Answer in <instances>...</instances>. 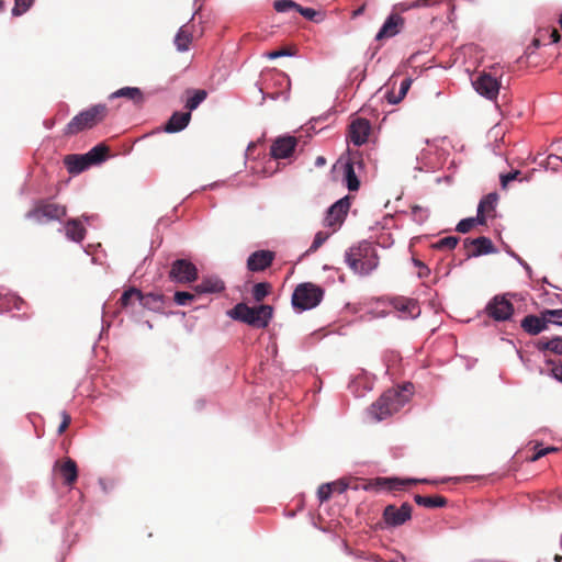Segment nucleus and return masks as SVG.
Here are the masks:
<instances>
[{
    "label": "nucleus",
    "mask_w": 562,
    "mask_h": 562,
    "mask_svg": "<svg viewBox=\"0 0 562 562\" xmlns=\"http://www.w3.org/2000/svg\"><path fill=\"white\" fill-rule=\"evenodd\" d=\"M414 384L404 382L397 387L386 390L371 404L370 413L376 422H382L402 409L414 393Z\"/></svg>",
    "instance_id": "f257e3e1"
},
{
    "label": "nucleus",
    "mask_w": 562,
    "mask_h": 562,
    "mask_svg": "<svg viewBox=\"0 0 562 562\" xmlns=\"http://www.w3.org/2000/svg\"><path fill=\"white\" fill-rule=\"evenodd\" d=\"M345 262L356 274L369 276L379 266V256L373 243L361 240L345 252Z\"/></svg>",
    "instance_id": "f03ea898"
},
{
    "label": "nucleus",
    "mask_w": 562,
    "mask_h": 562,
    "mask_svg": "<svg viewBox=\"0 0 562 562\" xmlns=\"http://www.w3.org/2000/svg\"><path fill=\"white\" fill-rule=\"evenodd\" d=\"M274 308L268 304L249 306L245 302L235 304L226 311L227 317L258 329L269 326L273 317Z\"/></svg>",
    "instance_id": "7ed1b4c3"
},
{
    "label": "nucleus",
    "mask_w": 562,
    "mask_h": 562,
    "mask_svg": "<svg viewBox=\"0 0 562 562\" xmlns=\"http://www.w3.org/2000/svg\"><path fill=\"white\" fill-rule=\"evenodd\" d=\"M108 106L104 103L92 104L76 114L64 127V136H72L85 130H91L102 123L106 116Z\"/></svg>",
    "instance_id": "20e7f679"
},
{
    "label": "nucleus",
    "mask_w": 562,
    "mask_h": 562,
    "mask_svg": "<svg viewBox=\"0 0 562 562\" xmlns=\"http://www.w3.org/2000/svg\"><path fill=\"white\" fill-rule=\"evenodd\" d=\"M325 290L312 282L297 284L291 296V305L296 314L317 307L323 301Z\"/></svg>",
    "instance_id": "39448f33"
},
{
    "label": "nucleus",
    "mask_w": 562,
    "mask_h": 562,
    "mask_svg": "<svg viewBox=\"0 0 562 562\" xmlns=\"http://www.w3.org/2000/svg\"><path fill=\"white\" fill-rule=\"evenodd\" d=\"M471 85L477 94L486 100L497 99L501 89V80L492 76V72H468Z\"/></svg>",
    "instance_id": "423d86ee"
},
{
    "label": "nucleus",
    "mask_w": 562,
    "mask_h": 562,
    "mask_svg": "<svg viewBox=\"0 0 562 562\" xmlns=\"http://www.w3.org/2000/svg\"><path fill=\"white\" fill-rule=\"evenodd\" d=\"M168 278L173 283H193L199 278V270L190 259L177 258L171 262Z\"/></svg>",
    "instance_id": "0eeeda50"
},
{
    "label": "nucleus",
    "mask_w": 562,
    "mask_h": 562,
    "mask_svg": "<svg viewBox=\"0 0 562 562\" xmlns=\"http://www.w3.org/2000/svg\"><path fill=\"white\" fill-rule=\"evenodd\" d=\"M484 313L493 321L503 323L513 318L515 307L507 294H496L486 303Z\"/></svg>",
    "instance_id": "6e6552de"
},
{
    "label": "nucleus",
    "mask_w": 562,
    "mask_h": 562,
    "mask_svg": "<svg viewBox=\"0 0 562 562\" xmlns=\"http://www.w3.org/2000/svg\"><path fill=\"white\" fill-rule=\"evenodd\" d=\"M66 214L67 211L65 206L55 203H44L30 210L25 214V218L43 224L50 221L61 222Z\"/></svg>",
    "instance_id": "1a4fd4ad"
},
{
    "label": "nucleus",
    "mask_w": 562,
    "mask_h": 562,
    "mask_svg": "<svg viewBox=\"0 0 562 562\" xmlns=\"http://www.w3.org/2000/svg\"><path fill=\"white\" fill-rule=\"evenodd\" d=\"M413 507L409 503L404 502L400 507L394 504H389L383 509V519L389 528H396L403 526L412 518Z\"/></svg>",
    "instance_id": "9d476101"
},
{
    "label": "nucleus",
    "mask_w": 562,
    "mask_h": 562,
    "mask_svg": "<svg viewBox=\"0 0 562 562\" xmlns=\"http://www.w3.org/2000/svg\"><path fill=\"white\" fill-rule=\"evenodd\" d=\"M544 314V308L539 314H527L520 321L521 329L529 336H538L546 331L551 325V319H548Z\"/></svg>",
    "instance_id": "9b49d317"
},
{
    "label": "nucleus",
    "mask_w": 562,
    "mask_h": 562,
    "mask_svg": "<svg viewBox=\"0 0 562 562\" xmlns=\"http://www.w3.org/2000/svg\"><path fill=\"white\" fill-rule=\"evenodd\" d=\"M372 126L368 119L356 117L349 124V139L356 146L360 147L368 142Z\"/></svg>",
    "instance_id": "f8f14e48"
},
{
    "label": "nucleus",
    "mask_w": 562,
    "mask_h": 562,
    "mask_svg": "<svg viewBox=\"0 0 562 562\" xmlns=\"http://www.w3.org/2000/svg\"><path fill=\"white\" fill-rule=\"evenodd\" d=\"M276 259V252L269 249L252 251L246 261V268L250 272H261L268 269Z\"/></svg>",
    "instance_id": "ddd939ff"
},
{
    "label": "nucleus",
    "mask_w": 562,
    "mask_h": 562,
    "mask_svg": "<svg viewBox=\"0 0 562 562\" xmlns=\"http://www.w3.org/2000/svg\"><path fill=\"white\" fill-rule=\"evenodd\" d=\"M392 306L398 313V318L402 319H416L420 316L422 310L416 299L411 297H395L392 301Z\"/></svg>",
    "instance_id": "4468645a"
},
{
    "label": "nucleus",
    "mask_w": 562,
    "mask_h": 562,
    "mask_svg": "<svg viewBox=\"0 0 562 562\" xmlns=\"http://www.w3.org/2000/svg\"><path fill=\"white\" fill-rule=\"evenodd\" d=\"M296 145L297 140L294 136H279L270 147V155L274 159H288L293 155Z\"/></svg>",
    "instance_id": "2eb2a0df"
},
{
    "label": "nucleus",
    "mask_w": 562,
    "mask_h": 562,
    "mask_svg": "<svg viewBox=\"0 0 562 562\" xmlns=\"http://www.w3.org/2000/svg\"><path fill=\"white\" fill-rule=\"evenodd\" d=\"M349 207L350 198L348 195L338 199L326 210V224L333 226L336 223L342 222L348 214Z\"/></svg>",
    "instance_id": "dca6fc26"
},
{
    "label": "nucleus",
    "mask_w": 562,
    "mask_h": 562,
    "mask_svg": "<svg viewBox=\"0 0 562 562\" xmlns=\"http://www.w3.org/2000/svg\"><path fill=\"white\" fill-rule=\"evenodd\" d=\"M192 115L190 112L184 111H175L168 117L162 126V132L167 134H177L184 131L190 122Z\"/></svg>",
    "instance_id": "f3484780"
},
{
    "label": "nucleus",
    "mask_w": 562,
    "mask_h": 562,
    "mask_svg": "<svg viewBox=\"0 0 562 562\" xmlns=\"http://www.w3.org/2000/svg\"><path fill=\"white\" fill-rule=\"evenodd\" d=\"M226 289L225 282L216 274H210L202 278L201 282L194 285L196 294H217Z\"/></svg>",
    "instance_id": "a211bd4d"
},
{
    "label": "nucleus",
    "mask_w": 562,
    "mask_h": 562,
    "mask_svg": "<svg viewBox=\"0 0 562 562\" xmlns=\"http://www.w3.org/2000/svg\"><path fill=\"white\" fill-rule=\"evenodd\" d=\"M88 154H70L65 156L64 165L70 175L77 176L93 167Z\"/></svg>",
    "instance_id": "6ab92c4d"
},
{
    "label": "nucleus",
    "mask_w": 562,
    "mask_h": 562,
    "mask_svg": "<svg viewBox=\"0 0 562 562\" xmlns=\"http://www.w3.org/2000/svg\"><path fill=\"white\" fill-rule=\"evenodd\" d=\"M138 303L143 308H146L154 313L164 314L167 299L161 293H156V292L143 293L140 291Z\"/></svg>",
    "instance_id": "aec40b11"
},
{
    "label": "nucleus",
    "mask_w": 562,
    "mask_h": 562,
    "mask_svg": "<svg viewBox=\"0 0 562 562\" xmlns=\"http://www.w3.org/2000/svg\"><path fill=\"white\" fill-rule=\"evenodd\" d=\"M265 75L270 76V80L273 81L274 85L278 86H284L285 90L280 92H272L268 93L267 97H269L272 100H277L280 97H283L284 99L289 98V90L291 87V79L289 78L288 74L284 71L281 72H263ZM259 92L262 94V100L266 99V93L263 92V89L261 87H258Z\"/></svg>",
    "instance_id": "412c9836"
},
{
    "label": "nucleus",
    "mask_w": 562,
    "mask_h": 562,
    "mask_svg": "<svg viewBox=\"0 0 562 562\" xmlns=\"http://www.w3.org/2000/svg\"><path fill=\"white\" fill-rule=\"evenodd\" d=\"M405 20L398 13H392L383 23L382 27L376 34V40H383L393 37L398 34L403 26Z\"/></svg>",
    "instance_id": "4be33fe9"
},
{
    "label": "nucleus",
    "mask_w": 562,
    "mask_h": 562,
    "mask_svg": "<svg viewBox=\"0 0 562 562\" xmlns=\"http://www.w3.org/2000/svg\"><path fill=\"white\" fill-rule=\"evenodd\" d=\"M349 487V483L345 479L327 482L322 484L317 490V497L321 503L327 502L334 493L342 494Z\"/></svg>",
    "instance_id": "5701e85b"
},
{
    "label": "nucleus",
    "mask_w": 562,
    "mask_h": 562,
    "mask_svg": "<svg viewBox=\"0 0 562 562\" xmlns=\"http://www.w3.org/2000/svg\"><path fill=\"white\" fill-rule=\"evenodd\" d=\"M475 245L472 250L467 252V259L477 258L486 255L497 254L498 249L487 236L474 238Z\"/></svg>",
    "instance_id": "b1692460"
},
{
    "label": "nucleus",
    "mask_w": 562,
    "mask_h": 562,
    "mask_svg": "<svg viewBox=\"0 0 562 562\" xmlns=\"http://www.w3.org/2000/svg\"><path fill=\"white\" fill-rule=\"evenodd\" d=\"M184 94L186 101L183 109L192 115V112L206 100L209 92L205 89L188 88L186 89Z\"/></svg>",
    "instance_id": "393cba45"
},
{
    "label": "nucleus",
    "mask_w": 562,
    "mask_h": 562,
    "mask_svg": "<svg viewBox=\"0 0 562 562\" xmlns=\"http://www.w3.org/2000/svg\"><path fill=\"white\" fill-rule=\"evenodd\" d=\"M25 302L16 294L0 289V314L11 312L13 310L21 311Z\"/></svg>",
    "instance_id": "a878e982"
},
{
    "label": "nucleus",
    "mask_w": 562,
    "mask_h": 562,
    "mask_svg": "<svg viewBox=\"0 0 562 562\" xmlns=\"http://www.w3.org/2000/svg\"><path fill=\"white\" fill-rule=\"evenodd\" d=\"M60 474L63 476L64 485L72 486L78 480L79 470L75 460L66 458L59 467Z\"/></svg>",
    "instance_id": "bb28decb"
},
{
    "label": "nucleus",
    "mask_w": 562,
    "mask_h": 562,
    "mask_svg": "<svg viewBox=\"0 0 562 562\" xmlns=\"http://www.w3.org/2000/svg\"><path fill=\"white\" fill-rule=\"evenodd\" d=\"M126 98L133 101L135 104H140L144 102L143 91L137 87H122L109 95L110 100Z\"/></svg>",
    "instance_id": "cd10ccee"
},
{
    "label": "nucleus",
    "mask_w": 562,
    "mask_h": 562,
    "mask_svg": "<svg viewBox=\"0 0 562 562\" xmlns=\"http://www.w3.org/2000/svg\"><path fill=\"white\" fill-rule=\"evenodd\" d=\"M413 83V79L407 77L401 81L398 92L395 93L393 89H386L383 98L387 101L389 104L395 105L400 103L405 95L407 94L411 86Z\"/></svg>",
    "instance_id": "c85d7f7f"
},
{
    "label": "nucleus",
    "mask_w": 562,
    "mask_h": 562,
    "mask_svg": "<svg viewBox=\"0 0 562 562\" xmlns=\"http://www.w3.org/2000/svg\"><path fill=\"white\" fill-rule=\"evenodd\" d=\"M66 236L74 243H81L86 236V228L78 218H70L65 225Z\"/></svg>",
    "instance_id": "c756f323"
},
{
    "label": "nucleus",
    "mask_w": 562,
    "mask_h": 562,
    "mask_svg": "<svg viewBox=\"0 0 562 562\" xmlns=\"http://www.w3.org/2000/svg\"><path fill=\"white\" fill-rule=\"evenodd\" d=\"M535 348L540 352L550 351L557 356H562V336L555 335L550 339H540L535 342Z\"/></svg>",
    "instance_id": "7c9ffc66"
},
{
    "label": "nucleus",
    "mask_w": 562,
    "mask_h": 562,
    "mask_svg": "<svg viewBox=\"0 0 562 562\" xmlns=\"http://www.w3.org/2000/svg\"><path fill=\"white\" fill-rule=\"evenodd\" d=\"M193 29L192 24H184L179 29L175 37V45L178 50L184 52L189 49L193 40Z\"/></svg>",
    "instance_id": "2f4dec72"
},
{
    "label": "nucleus",
    "mask_w": 562,
    "mask_h": 562,
    "mask_svg": "<svg viewBox=\"0 0 562 562\" xmlns=\"http://www.w3.org/2000/svg\"><path fill=\"white\" fill-rule=\"evenodd\" d=\"M342 182L350 192L358 191L360 188V179L356 173V169L351 162H346L342 166Z\"/></svg>",
    "instance_id": "473e14b6"
},
{
    "label": "nucleus",
    "mask_w": 562,
    "mask_h": 562,
    "mask_svg": "<svg viewBox=\"0 0 562 562\" xmlns=\"http://www.w3.org/2000/svg\"><path fill=\"white\" fill-rule=\"evenodd\" d=\"M414 502L418 506L426 507V508H442L448 504L447 498H445L443 496H440V495L425 496V495L416 494L414 496Z\"/></svg>",
    "instance_id": "72a5a7b5"
},
{
    "label": "nucleus",
    "mask_w": 562,
    "mask_h": 562,
    "mask_svg": "<svg viewBox=\"0 0 562 562\" xmlns=\"http://www.w3.org/2000/svg\"><path fill=\"white\" fill-rule=\"evenodd\" d=\"M87 154L92 166H100L110 158L109 147L104 143L94 145Z\"/></svg>",
    "instance_id": "f704fd0d"
},
{
    "label": "nucleus",
    "mask_w": 562,
    "mask_h": 562,
    "mask_svg": "<svg viewBox=\"0 0 562 562\" xmlns=\"http://www.w3.org/2000/svg\"><path fill=\"white\" fill-rule=\"evenodd\" d=\"M271 284L268 281L255 283L251 289L252 299L256 302H261L271 293Z\"/></svg>",
    "instance_id": "c9c22d12"
},
{
    "label": "nucleus",
    "mask_w": 562,
    "mask_h": 562,
    "mask_svg": "<svg viewBox=\"0 0 562 562\" xmlns=\"http://www.w3.org/2000/svg\"><path fill=\"white\" fill-rule=\"evenodd\" d=\"M139 295L140 290L136 286H130L128 289L124 290L120 297L121 307H130L132 305L133 300H136L138 302Z\"/></svg>",
    "instance_id": "e433bc0d"
},
{
    "label": "nucleus",
    "mask_w": 562,
    "mask_h": 562,
    "mask_svg": "<svg viewBox=\"0 0 562 562\" xmlns=\"http://www.w3.org/2000/svg\"><path fill=\"white\" fill-rule=\"evenodd\" d=\"M346 162H351L352 167L358 169L359 171L363 170L367 166V161L364 158V151L356 149L348 150V159Z\"/></svg>",
    "instance_id": "4c0bfd02"
},
{
    "label": "nucleus",
    "mask_w": 562,
    "mask_h": 562,
    "mask_svg": "<svg viewBox=\"0 0 562 562\" xmlns=\"http://www.w3.org/2000/svg\"><path fill=\"white\" fill-rule=\"evenodd\" d=\"M498 201V193L496 191L490 192L485 194L479 202L477 207L483 209V211H495Z\"/></svg>",
    "instance_id": "58836bf2"
},
{
    "label": "nucleus",
    "mask_w": 562,
    "mask_h": 562,
    "mask_svg": "<svg viewBox=\"0 0 562 562\" xmlns=\"http://www.w3.org/2000/svg\"><path fill=\"white\" fill-rule=\"evenodd\" d=\"M521 175L520 170L518 169H515V170H512L509 172H506V173H501L499 175V183H501V188L502 189H506L507 186L509 184V182L512 181H515V180H518L520 182L522 181H529V178L528 177H525V178H520L519 179V176Z\"/></svg>",
    "instance_id": "ea45409f"
},
{
    "label": "nucleus",
    "mask_w": 562,
    "mask_h": 562,
    "mask_svg": "<svg viewBox=\"0 0 562 562\" xmlns=\"http://www.w3.org/2000/svg\"><path fill=\"white\" fill-rule=\"evenodd\" d=\"M378 483L390 491H398L405 486L404 480L396 476L380 477Z\"/></svg>",
    "instance_id": "a19ab883"
},
{
    "label": "nucleus",
    "mask_w": 562,
    "mask_h": 562,
    "mask_svg": "<svg viewBox=\"0 0 562 562\" xmlns=\"http://www.w3.org/2000/svg\"><path fill=\"white\" fill-rule=\"evenodd\" d=\"M504 250L510 258L515 259L516 262L526 271L528 278L532 277V269L527 261H525L518 254H516L507 244H505Z\"/></svg>",
    "instance_id": "79ce46f5"
},
{
    "label": "nucleus",
    "mask_w": 562,
    "mask_h": 562,
    "mask_svg": "<svg viewBox=\"0 0 562 562\" xmlns=\"http://www.w3.org/2000/svg\"><path fill=\"white\" fill-rule=\"evenodd\" d=\"M459 241H460V237L450 235V236L440 238L436 244L432 245V247L435 249H443V248L454 249L457 247V245L459 244Z\"/></svg>",
    "instance_id": "37998d69"
},
{
    "label": "nucleus",
    "mask_w": 562,
    "mask_h": 562,
    "mask_svg": "<svg viewBox=\"0 0 562 562\" xmlns=\"http://www.w3.org/2000/svg\"><path fill=\"white\" fill-rule=\"evenodd\" d=\"M428 217H429L428 209L423 207L417 204L412 206V218L415 223L422 225L428 220Z\"/></svg>",
    "instance_id": "c03bdc74"
},
{
    "label": "nucleus",
    "mask_w": 562,
    "mask_h": 562,
    "mask_svg": "<svg viewBox=\"0 0 562 562\" xmlns=\"http://www.w3.org/2000/svg\"><path fill=\"white\" fill-rule=\"evenodd\" d=\"M98 484L103 494L108 495L115 490L119 484V480L115 477H99Z\"/></svg>",
    "instance_id": "a18cd8bd"
},
{
    "label": "nucleus",
    "mask_w": 562,
    "mask_h": 562,
    "mask_svg": "<svg viewBox=\"0 0 562 562\" xmlns=\"http://www.w3.org/2000/svg\"><path fill=\"white\" fill-rule=\"evenodd\" d=\"M273 8L277 12H288L291 10L297 11V8H300V4L294 2L293 0H276L273 2Z\"/></svg>",
    "instance_id": "49530a36"
},
{
    "label": "nucleus",
    "mask_w": 562,
    "mask_h": 562,
    "mask_svg": "<svg viewBox=\"0 0 562 562\" xmlns=\"http://www.w3.org/2000/svg\"><path fill=\"white\" fill-rule=\"evenodd\" d=\"M195 295L188 291H176L173 294V302L178 306H186L190 302L194 301Z\"/></svg>",
    "instance_id": "de8ad7c7"
},
{
    "label": "nucleus",
    "mask_w": 562,
    "mask_h": 562,
    "mask_svg": "<svg viewBox=\"0 0 562 562\" xmlns=\"http://www.w3.org/2000/svg\"><path fill=\"white\" fill-rule=\"evenodd\" d=\"M35 0H14V7L12 9V14L14 16H20L26 11L31 9L34 4Z\"/></svg>",
    "instance_id": "09e8293b"
},
{
    "label": "nucleus",
    "mask_w": 562,
    "mask_h": 562,
    "mask_svg": "<svg viewBox=\"0 0 562 562\" xmlns=\"http://www.w3.org/2000/svg\"><path fill=\"white\" fill-rule=\"evenodd\" d=\"M551 319V325L562 327V308H544V314Z\"/></svg>",
    "instance_id": "8fccbe9b"
},
{
    "label": "nucleus",
    "mask_w": 562,
    "mask_h": 562,
    "mask_svg": "<svg viewBox=\"0 0 562 562\" xmlns=\"http://www.w3.org/2000/svg\"><path fill=\"white\" fill-rule=\"evenodd\" d=\"M328 237H329L328 233H325L322 231L317 232L306 252L308 254V252L316 251L328 239Z\"/></svg>",
    "instance_id": "3c124183"
},
{
    "label": "nucleus",
    "mask_w": 562,
    "mask_h": 562,
    "mask_svg": "<svg viewBox=\"0 0 562 562\" xmlns=\"http://www.w3.org/2000/svg\"><path fill=\"white\" fill-rule=\"evenodd\" d=\"M475 226L474 220L472 216L462 218L458 222L456 226V231L461 234L469 233Z\"/></svg>",
    "instance_id": "603ef678"
},
{
    "label": "nucleus",
    "mask_w": 562,
    "mask_h": 562,
    "mask_svg": "<svg viewBox=\"0 0 562 562\" xmlns=\"http://www.w3.org/2000/svg\"><path fill=\"white\" fill-rule=\"evenodd\" d=\"M412 263L414 265V267L418 268V279H425L430 276L431 271L429 267L418 258L412 257Z\"/></svg>",
    "instance_id": "864d4df0"
},
{
    "label": "nucleus",
    "mask_w": 562,
    "mask_h": 562,
    "mask_svg": "<svg viewBox=\"0 0 562 562\" xmlns=\"http://www.w3.org/2000/svg\"><path fill=\"white\" fill-rule=\"evenodd\" d=\"M296 12H299L301 15H303L305 19H307L310 21H315V22L319 21L317 19V16H319L321 13L312 8H304V7L300 5V8H297Z\"/></svg>",
    "instance_id": "5fc2aeb1"
},
{
    "label": "nucleus",
    "mask_w": 562,
    "mask_h": 562,
    "mask_svg": "<svg viewBox=\"0 0 562 562\" xmlns=\"http://www.w3.org/2000/svg\"><path fill=\"white\" fill-rule=\"evenodd\" d=\"M294 54H295V50H292L291 48L285 47V48H281L278 50L267 52V53H265V56L268 59H276V58H279L282 56H292Z\"/></svg>",
    "instance_id": "6e6d98bb"
},
{
    "label": "nucleus",
    "mask_w": 562,
    "mask_h": 562,
    "mask_svg": "<svg viewBox=\"0 0 562 562\" xmlns=\"http://www.w3.org/2000/svg\"><path fill=\"white\" fill-rule=\"evenodd\" d=\"M548 454V449H544V447L542 446V443H537L535 446V452L529 458V461L530 462H536L538 461L539 459L546 457Z\"/></svg>",
    "instance_id": "4d7b16f0"
},
{
    "label": "nucleus",
    "mask_w": 562,
    "mask_h": 562,
    "mask_svg": "<svg viewBox=\"0 0 562 562\" xmlns=\"http://www.w3.org/2000/svg\"><path fill=\"white\" fill-rule=\"evenodd\" d=\"M60 416H61V422L57 428L58 435H61L67 429V427L69 426V424L71 422V417L66 411H63L60 413Z\"/></svg>",
    "instance_id": "13d9d810"
},
{
    "label": "nucleus",
    "mask_w": 562,
    "mask_h": 562,
    "mask_svg": "<svg viewBox=\"0 0 562 562\" xmlns=\"http://www.w3.org/2000/svg\"><path fill=\"white\" fill-rule=\"evenodd\" d=\"M393 221V217L391 215H385L382 221H378L374 223L373 226H370V231L375 229H385L389 227V224Z\"/></svg>",
    "instance_id": "bf43d9fd"
},
{
    "label": "nucleus",
    "mask_w": 562,
    "mask_h": 562,
    "mask_svg": "<svg viewBox=\"0 0 562 562\" xmlns=\"http://www.w3.org/2000/svg\"><path fill=\"white\" fill-rule=\"evenodd\" d=\"M472 217L474 220L475 226L476 225H485L486 224L487 216L485 214V211H483L482 206L481 207H476V215L472 216Z\"/></svg>",
    "instance_id": "052dcab7"
},
{
    "label": "nucleus",
    "mask_w": 562,
    "mask_h": 562,
    "mask_svg": "<svg viewBox=\"0 0 562 562\" xmlns=\"http://www.w3.org/2000/svg\"><path fill=\"white\" fill-rule=\"evenodd\" d=\"M393 239L391 238V234H383L380 239H378L376 244L381 248H390L393 245Z\"/></svg>",
    "instance_id": "680f3d73"
},
{
    "label": "nucleus",
    "mask_w": 562,
    "mask_h": 562,
    "mask_svg": "<svg viewBox=\"0 0 562 562\" xmlns=\"http://www.w3.org/2000/svg\"><path fill=\"white\" fill-rule=\"evenodd\" d=\"M335 113V111H333L331 109L328 110L327 112L316 116V117H312L311 119V123H324L326 122L333 114Z\"/></svg>",
    "instance_id": "e2e57ef3"
},
{
    "label": "nucleus",
    "mask_w": 562,
    "mask_h": 562,
    "mask_svg": "<svg viewBox=\"0 0 562 562\" xmlns=\"http://www.w3.org/2000/svg\"><path fill=\"white\" fill-rule=\"evenodd\" d=\"M550 376L562 383V363L555 366L550 371Z\"/></svg>",
    "instance_id": "0e129e2a"
},
{
    "label": "nucleus",
    "mask_w": 562,
    "mask_h": 562,
    "mask_svg": "<svg viewBox=\"0 0 562 562\" xmlns=\"http://www.w3.org/2000/svg\"><path fill=\"white\" fill-rule=\"evenodd\" d=\"M549 34L550 43H558L561 38V35L557 29L546 31Z\"/></svg>",
    "instance_id": "69168bd1"
},
{
    "label": "nucleus",
    "mask_w": 562,
    "mask_h": 562,
    "mask_svg": "<svg viewBox=\"0 0 562 562\" xmlns=\"http://www.w3.org/2000/svg\"><path fill=\"white\" fill-rule=\"evenodd\" d=\"M420 55V53L413 54L407 60V66L416 70L419 67V65H417L416 61Z\"/></svg>",
    "instance_id": "338daca9"
},
{
    "label": "nucleus",
    "mask_w": 562,
    "mask_h": 562,
    "mask_svg": "<svg viewBox=\"0 0 562 562\" xmlns=\"http://www.w3.org/2000/svg\"><path fill=\"white\" fill-rule=\"evenodd\" d=\"M364 158H366L367 164L368 162H372V164L375 165V162H376V151L371 149L370 151L364 153Z\"/></svg>",
    "instance_id": "774afa93"
}]
</instances>
